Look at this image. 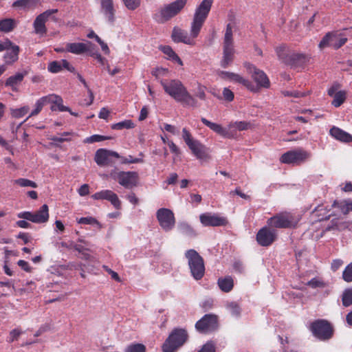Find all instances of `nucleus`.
<instances>
[{
    "label": "nucleus",
    "instance_id": "1",
    "mask_svg": "<svg viewBox=\"0 0 352 352\" xmlns=\"http://www.w3.org/2000/svg\"><path fill=\"white\" fill-rule=\"evenodd\" d=\"M164 91L175 101L182 103L184 106L197 107L196 99L188 92L186 87L178 79L160 80Z\"/></svg>",
    "mask_w": 352,
    "mask_h": 352
},
{
    "label": "nucleus",
    "instance_id": "2",
    "mask_svg": "<svg viewBox=\"0 0 352 352\" xmlns=\"http://www.w3.org/2000/svg\"><path fill=\"white\" fill-rule=\"evenodd\" d=\"M186 3L187 0H176L165 4L153 14V19L158 23H164L178 14Z\"/></svg>",
    "mask_w": 352,
    "mask_h": 352
},
{
    "label": "nucleus",
    "instance_id": "3",
    "mask_svg": "<svg viewBox=\"0 0 352 352\" xmlns=\"http://www.w3.org/2000/svg\"><path fill=\"white\" fill-rule=\"evenodd\" d=\"M185 256L192 276L197 280L202 278L205 273V265L203 258L195 250L190 249L186 252Z\"/></svg>",
    "mask_w": 352,
    "mask_h": 352
},
{
    "label": "nucleus",
    "instance_id": "4",
    "mask_svg": "<svg viewBox=\"0 0 352 352\" xmlns=\"http://www.w3.org/2000/svg\"><path fill=\"white\" fill-rule=\"evenodd\" d=\"M213 0H203L196 9L192 22V34L198 36L210 10Z\"/></svg>",
    "mask_w": 352,
    "mask_h": 352
},
{
    "label": "nucleus",
    "instance_id": "5",
    "mask_svg": "<svg viewBox=\"0 0 352 352\" xmlns=\"http://www.w3.org/2000/svg\"><path fill=\"white\" fill-rule=\"evenodd\" d=\"M188 333L183 329H175L162 345L163 352H175L187 340Z\"/></svg>",
    "mask_w": 352,
    "mask_h": 352
},
{
    "label": "nucleus",
    "instance_id": "6",
    "mask_svg": "<svg viewBox=\"0 0 352 352\" xmlns=\"http://www.w3.org/2000/svg\"><path fill=\"white\" fill-rule=\"evenodd\" d=\"M234 49L232 40V30L230 24H228L223 39V58L221 65L228 67L232 62L234 56Z\"/></svg>",
    "mask_w": 352,
    "mask_h": 352
},
{
    "label": "nucleus",
    "instance_id": "7",
    "mask_svg": "<svg viewBox=\"0 0 352 352\" xmlns=\"http://www.w3.org/2000/svg\"><path fill=\"white\" fill-rule=\"evenodd\" d=\"M310 330L315 337L321 340L330 339L333 336V328L325 320H318L311 324Z\"/></svg>",
    "mask_w": 352,
    "mask_h": 352
},
{
    "label": "nucleus",
    "instance_id": "8",
    "mask_svg": "<svg viewBox=\"0 0 352 352\" xmlns=\"http://www.w3.org/2000/svg\"><path fill=\"white\" fill-rule=\"evenodd\" d=\"M309 157V153L302 148H298L283 153L280 161L283 164L298 165L305 162Z\"/></svg>",
    "mask_w": 352,
    "mask_h": 352
},
{
    "label": "nucleus",
    "instance_id": "9",
    "mask_svg": "<svg viewBox=\"0 0 352 352\" xmlns=\"http://www.w3.org/2000/svg\"><path fill=\"white\" fill-rule=\"evenodd\" d=\"M57 12V9H51L47 10L38 15L33 23L34 32L40 35L45 34L47 32V28L45 26L46 21L49 19V18H51L52 21L57 22L58 19L55 16H53Z\"/></svg>",
    "mask_w": 352,
    "mask_h": 352
},
{
    "label": "nucleus",
    "instance_id": "10",
    "mask_svg": "<svg viewBox=\"0 0 352 352\" xmlns=\"http://www.w3.org/2000/svg\"><path fill=\"white\" fill-rule=\"evenodd\" d=\"M347 41V38L342 36V34L336 32H328L320 42L318 47L323 49L327 47H331L335 50L339 49Z\"/></svg>",
    "mask_w": 352,
    "mask_h": 352
},
{
    "label": "nucleus",
    "instance_id": "11",
    "mask_svg": "<svg viewBox=\"0 0 352 352\" xmlns=\"http://www.w3.org/2000/svg\"><path fill=\"white\" fill-rule=\"evenodd\" d=\"M17 217L18 218L26 219L35 223H45L49 219L48 206L44 204L35 212H21L17 214Z\"/></svg>",
    "mask_w": 352,
    "mask_h": 352
},
{
    "label": "nucleus",
    "instance_id": "12",
    "mask_svg": "<svg viewBox=\"0 0 352 352\" xmlns=\"http://www.w3.org/2000/svg\"><path fill=\"white\" fill-rule=\"evenodd\" d=\"M156 217L161 228L166 232L170 231L175 226V218L172 210L162 208L157 210Z\"/></svg>",
    "mask_w": 352,
    "mask_h": 352
},
{
    "label": "nucleus",
    "instance_id": "13",
    "mask_svg": "<svg viewBox=\"0 0 352 352\" xmlns=\"http://www.w3.org/2000/svg\"><path fill=\"white\" fill-rule=\"evenodd\" d=\"M269 226L276 228H291L295 224L293 216L288 212L278 214L267 220Z\"/></svg>",
    "mask_w": 352,
    "mask_h": 352
},
{
    "label": "nucleus",
    "instance_id": "14",
    "mask_svg": "<svg viewBox=\"0 0 352 352\" xmlns=\"http://www.w3.org/2000/svg\"><path fill=\"white\" fill-rule=\"evenodd\" d=\"M217 317L213 314H206L197 322L195 327L199 332L208 333L217 329Z\"/></svg>",
    "mask_w": 352,
    "mask_h": 352
},
{
    "label": "nucleus",
    "instance_id": "15",
    "mask_svg": "<svg viewBox=\"0 0 352 352\" xmlns=\"http://www.w3.org/2000/svg\"><path fill=\"white\" fill-rule=\"evenodd\" d=\"M111 177L117 179L118 183L126 188H132L136 186L138 180V174L135 172H118L117 173H111Z\"/></svg>",
    "mask_w": 352,
    "mask_h": 352
},
{
    "label": "nucleus",
    "instance_id": "16",
    "mask_svg": "<svg viewBox=\"0 0 352 352\" xmlns=\"http://www.w3.org/2000/svg\"><path fill=\"white\" fill-rule=\"evenodd\" d=\"M200 222L204 226H222L227 224V219L218 214L206 212L200 214Z\"/></svg>",
    "mask_w": 352,
    "mask_h": 352
},
{
    "label": "nucleus",
    "instance_id": "17",
    "mask_svg": "<svg viewBox=\"0 0 352 352\" xmlns=\"http://www.w3.org/2000/svg\"><path fill=\"white\" fill-rule=\"evenodd\" d=\"M172 39L175 43H183L189 45H195V38L197 36H194L192 34V25L190 26V33H188L181 28L175 27L172 32Z\"/></svg>",
    "mask_w": 352,
    "mask_h": 352
},
{
    "label": "nucleus",
    "instance_id": "18",
    "mask_svg": "<svg viewBox=\"0 0 352 352\" xmlns=\"http://www.w3.org/2000/svg\"><path fill=\"white\" fill-rule=\"evenodd\" d=\"M276 239V232L268 227H263L256 234V241L261 246L270 245Z\"/></svg>",
    "mask_w": 352,
    "mask_h": 352
},
{
    "label": "nucleus",
    "instance_id": "19",
    "mask_svg": "<svg viewBox=\"0 0 352 352\" xmlns=\"http://www.w3.org/2000/svg\"><path fill=\"white\" fill-rule=\"evenodd\" d=\"M245 67L252 74V78L260 87L268 88L270 87V80L266 74L261 70L256 69L254 65L250 63H245Z\"/></svg>",
    "mask_w": 352,
    "mask_h": 352
},
{
    "label": "nucleus",
    "instance_id": "20",
    "mask_svg": "<svg viewBox=\"0 0 352 352\" xmlns=\"http://www.w3.org/2000/svg\"><path fill=\"white\" fill-rule=\"evenodd\" d=\"M113 157L119 158L120 155L115 151L100 148L96 152L95 161L98 165L103 166L111 163V159Z\"/></svg>",
    "mask_w": 352,
    "mask_h": 352
},
{
    "label": "nucleus",
    "instance_id": "21",
    "mask_svg": "<svg viewBox=\"0 0 352 352\" xmlns=\"http://www.w3.org/2000/svg\"><path fill=\"white\" fill-rule=\"evenodd\" d=\"M100 10L108 23L113 24L115 21L116 13L113 0H101Z\"/></svg>",
    "mask_w": 352,
    "mask_h": 352
},
{
    "label": "nucleus",
    "instance_id": "22",
    "mask_svg": "<svg viewBox=\"0 0 352 352\" xmlns=\"http://www.w3.org/2000/svg\"><path fill=\"white\" fill-rule=\"evenodd\" d=\"M309 60V57L301 53H289L285 60V64L291 66H301Z\"/></svg>",
    "mask_w": 352,
    "mask_h": 352
},
{
    "label": "nucleus",
    "instance_id": "23",
    "mask_svg": "<svg viewBox=\"0 0 352 352\" xmlns=\"http://www.w3.org/2000/svg\"><path fill=\"white\" fill-rule=\"evenodd\" d=\"M46 99L47 104H52V111H70L68 107L63 105V100L60 96L56 94H49L46 96Z\"/></svg>",
    "mask_w": 352,
    "mask_h": 352
},
{
    "label": "nucleus",
    "instance_id": "24",
    "mask_svg": "<svg viewBox=\"0 0 352 352\" xmlns=\"http://www.w3.org/2000/svg\"><path fill=\"white\" fill-rule=\"evenodd\" d=\"M188 146L197 159L204 160L208 157L207 148L200 142L195 140Z\"/></svg>",
    "mask_w": 352,
    "mask_h": 352
},
{
    "label": "nucleus",
    "instance_id": "25",
    "mask_svg": "<svg viewBox=\"0 0 352 352\" xmlns=\"http://www.w3.org/2000/svg\"><path fill=\"white\" fill-rule=\"evenodd\" d=\"M201 122L206 125L208 127H209L211 130H212L214 132L217 133V134L221 135L223 138H232V134L231 132L229 131V128L227 129L222 127L221 125L212 122L205 118H201Z\"/></svg>",
    "mask_w": 352,
    "mask_h": 352
},
{
    "label": "nucleus",
    "instance_id": "26",
    "mask_svg": "<svg viewBox=\"0 0 352 352\" xmlns=\"http://www.w3.org/2000/svg\"><path fill=\"white\" fill-rule=\"evenodd\" d=\"M219 76L223 79L229 80L233 82L242 84L244 86L250 89L251 82L249 80L243 78L238 74L221 71L219 73Z\"/></svg>",
    "mask_w": 352,
    "mask_h": 352
},
{
    "label": "nucleus",
    "instance_id": "27",
    "mask_svg": "<svg viewBox=\"0 0 352 352\" xmlns=\"http://www.w3.org/2000/svg\"><path fill=\"white\" fill-rule=\"evenodd\" d=\"M330 135L336 140L344 142L350 143L352 142V135L344 131V130L333 126L329 131Z\"/></svg>",
    "mask_w": 352,
    "mask_h": 352
},
{
    "label": "nucleus",
    "instance_id": "28",
    "mask_svg": "<svg viewBox=\"0 0 352 352\" xmlns=\"http://www.w3.org/2000/svg\"><path fill=\"white\" fill-rule=\"evenodd\" d=\"M19 52V47L12 43V46L7 50L4 54V60L6 64L11 65L18 60Z\"/></svg>",
    "mask_w": 352,
    "mask_h": 352
},
{
    "label": "nucleus",
    "instance_id": "29",
    "mask_svg": "<svg viewBox=\"0 0 352 352\" xmlns=\"http://www.w3.org/2000/svg\"><path fill=\"white\" fill-rule=\"evenodd\" d=\"M65 50L73 54H80L87 52L88 47L83 43H69L66 44Z\"/></svg>",
    "mask_w": 352,
    "mask_h": 352
},
{
    "label": "nucleus",
    "instance_id": "30",
    "mask_svg": "<svg viewBox=\"0 0 352 352\" xmlns=\"http://www.w3.org/2000/svg\"><path fill=\"white\" fill-rule=\"evenodd\" d=\"M251 127L252 124L245 121L234 122L228 124L229 131L232 133V137H234L236 130L245 131L250 129Z\"/></svg>",
    "mask_w": 352,
    "mask_h": 352
},
{
    "label": "nucleus",
    "instance_id": "31",
    "mask_svg": "<svg viewBox=\"0 0 352 352\" xmlns=\"http://www.w3.org/2000/svg\"><path fill=\"white\" fill-rule=\"evenodd\" d=\"M17 21L14 19H3L0 20V32H10L17 25Z\"/></svg>",
    "mask_w": 352,
    "mask_h": 352
},
{
    "label": "nucleus",
    "instance_id": "32",
    "mask_svg": "<svg viewBox=\"0 0 352 352\" xmlns=\"http://www.w3.org/2000/svg\"><path fill=\"white\" fill-rule=\"evenodd\" d=\"M217 284L220 289L224 292H230L234 286V281L232 277L226 276L224 278H219Z\"/></svg>",
    "mask_w": 352,
    "mask_h": 352
},
{
    "label": "nucleus",
    "instance_id": "33",
    "mask_svg": "<svg viewBox=\"0 0 352 352\" xmlns=\"http://www.w3.org/2000/svg\"><path fill=\"white\" fill-rule=\"evenodd\" d=\"M332 206L339 208L344 214L352 212V201L350 200L335 201Z\"/></svg>",
    "mask_w": 352,
    "mask_h": 352
},
{
    "label": "nucleus",
    "instance_id": "34",
    "mask_svg": "<svg viewBox=\"0 0 352 352\" xmlns=\"http://www.w3.org/2000/svg\"><path fill=\"white\" fill-rule=\"evenodd\" d=\"M162 52L168 56V58L177 63L179 65H183V62L177 54L173 50L170 46H162L160 47Z\"/></svg>",
    "mask_w": 352,
    "mask_h": 352
},
{
    "label": "nucleus",
    "instance_id": "35",
    "mask_svg": "<svg viewBox=\"0 0 352 352\" xmlns=\"http://www.w3.org/2000/svg\"><path fill=\"white\" fill-rule=\"evenodd\" d=\"M179 232L189 237H195L197 236L196 231L186 222H180L178 226Z\"/></svg>",
    "mask_w": 352,
    "mask_h": 352
},
{
    "label": "nucleus",
    "instance_id": "36",
    "mask_svg": "<svg viewBox=\"0 0 352 352\" xmlns=\"http://www.w3.org/2000/svg\"><path fill=\"white\" fill-rule=\"evenodd\" d=\"M346 99V92L344 91H339L333 96V100L331 104L336 107H340Z\"/></svg>",
    "mask_w": 352,
    "mask_h": 352
},
{
    "label": "nucleus",
    "instance_id": "37",
    "mask_svg": "<svg viewBox=\"0 0 352 352\" xmlns=\"http://www.w3.org/2000/svg\"><path fill=\"white\" fill-rule=\"evenodd\" d=\"M135 124L131 120H125L124 121L113 124L111 128L115 130H122L123 129H133Z\"/></svg>",
    "mask_w": 352,
    "mask_h": 352
},
{
    "label": "nucleus",
    "instance_id": "38",
    "mask_svg": "<svg viewBox=\"0 0 352 352\" xmlns=\"http://www.w3.org/2000/svg\"><path fill=\"white\" fill-rule=\"evenodd\" d=\"M342 301L344 307L352 305V288L346 289L342 296Z\"/></svg>",
    "mask_w": 352,
    "mask_h": 352
},
{
    "label": "nucleus",
    "instance_id": "39",
    "mask_svg": "<svg viewBox=\"0 0 352 352\" xmlns=\"http://www.w3.org/2000/svg\"><path fill=\"white\" fill-rule=\"evenodd\" d=\"M24 78V75L21 73H18L14 76L9 77L6 82V85L14 87L21 82Z\"/></svg>",
    "mask_w": 352,
    "mask_h": 352
},
{
    "label": "nucleus",
    "instance_id": "40",
    "mask_svg": "<svg viewBox=\"0 0 352 352\" xmlns=\"http://www.w3.org/2000/svg\"><path fill=\"white\" fill-rule=\"evenodd\" d=\"M35 4V0H17L12 4L13 7H17L21 9H28Z\"/></svg>",
    "mask_w": 352,
    "mask_h": 352
},
{
    "label": "nucleus",
    "instance_id": "41",
    "mask_svg": "<svg viewBox=\"0 0 352 352\" xmlns=\"http://www.w3.org/2000/svg\"><path fill=\"white\" fill-rule=\"evenodd\" d=\"M47 104L46 96L38 100L35 104V109L32 111L30 116H34L38 114L42 110L43 106Z\"/></svg>",
    "mask_w": 352,
    "mask_h": 352
},
{
    "label": "nucleus",
    "instance_id": "42",
    "mask_svg": "<svg viewBox=\"0 0 352 352\" xmlns=\"http://www.w3.org/2000/svg\"><path fill=\"white\" fill-rule=\"evenodd\" d=\"M14 183L21 187H31L36 188L37 184L36 182L25 178H19L14 181Z\"/></svg>",
    "mask_w": 352,
    "mask_h": 352
},
{
    "label": "nucleus",
    "instance_id": "43",
    "mask_svg": "<svg viewBox=\"0 0 352 352\" xmlns=\"http://www.w3.org/2000/svg\"><path fill=\"white\" fill-rule=\"evenodd\" d=\"M307 285L309 287L316 289V288H324L327 286V284L321 278H314L307 282Z\"/></svg>",
    "mask_w": 352,
    "mask_h": 352
},
{
    "label": "nucleus",
    "instance_id": "44",
    "mask_svg": "<svg viewBox=\"0 0 352 352\" xmlns=\"http://www.w3.org/2000/svg\"><path fill=\"white\" fill-rule=\"evenodd\" d=\"M226 308L229 310L230 314L235 317H239L241 314V308L239 305L234 302H228Z\"/></svg>",
    "mask_w": 352,
    "mask_h": 352
},
{
    "label": "nucleus",
    "instance_id": "45",
    "mask_svg": "<svg viewBox=\"0 0 352 352\" xmlns=\"http://www.w3.org/2000/svg\"><path fill=\"white\" fill-rule=\"evenodd\" d=\"M124 352H146V347L142 344H131L126 347Z\"/></svg>",
    "mask_w": 352,
    "mask_h": 352
},
{
    "label": "nucleus",
    "instance_id": "46",
    "mask_svg": "<svg viewBox=\"0 0 352 352\" xmlns=\"http://www.w3.org/2000/svg\"><path fill=\"white\" fill-rule=\"evenodd\" d=\"M109 139H110L109 137L103 136L100 135H93L90 137L85 138L83 140V142L85 144H92L94 142H98Z\"/></svg>",
    "mask_w": 352,
    "mask_h": 352
},
{
    "label": "nucleus",
    "instance_id": "47",
    "mask_svg": "<svg viewBox=\"0 0 352 352\" xmlns=\"http://www.w3.org/2000/svg\"><path fill=\"white\" fill-rule=\"evenodd\" d=\"M29 111L28 107H23L19 109H15L11 110V115L15 118H20L24 116Z\"/></svg>",
    "mask_w": 352,
    "mask_h": 352
},
{
    "label": "nucleus",
    "instance_id": "48",
    "mask_svg": "<svg viewBox=\"0 0 352 352\" xmlns=\"http://www.w3.org/2000/svg\"><path fill=\"white\" fill-rule=\"evenodd\" d=\"M113 192L109 190H101L95 193L92 197L94 199H107L108 200L110 198L111 195Z\"/></svg>",
    "mask_w": 352,
    "mask_h": 352
},
{
    "label": "nucleus",
    "instance_id": "49",
    "mask_svg": "<svg viewBox=\"0 0 352 352\" xmlns=\"http://www.w3.org/2000/svg\"><path fill=\"white\" fill-rule=\"evenodd\" d=\"M79 241L83 243L84 245L74 243V249L75 250L78 251L81 254L83 253L85 251L89 250V248L88 247H90L91 244L89 242L83 239H79Z\"/></svg>",
    "mask_w": 352,
    "mask_h": 352
},
{
    "label": "nucleus",
    "instance_id": "50",
    "mask_svg": "<svg viewBox=\"0 0 352 352\" xmlns=\"http://www.w3.org/2000/svg\"><path fill=\"white\" fill-rule=\"evenodd\" d=\"M124 6L130 10L137 9L141 3V0H122Z\"/></svg>",
    "mask_w": 352,
    "mask_h": 352
},
{
    "label": "nucleus",
    "instance_id": "51",
    "mask_svg": "<svg viewBox=\"0 0 352 352\" xmlns=\"http://www.w3.org/2000/svg\"><path fill=\"white\" fill-rule=\"evenodd\" d=\"M276 53L278 58L285 63V60L288 57L289 53H286V47L285 46H279L276 48Z\"/></svg>",
    "mask_w": 352,
    "mask_h": 352
},
{
    "label": "nucleus",
    "instance_id": "52",
    "mask_svg": "<svg viewBox=\"0 0 352 352\" xmlns=\"http://www.w3.org/2000/svg\"><path fill=\"white\" fill-rule=\"evenodd\" d=\"M342 278L347 283L352 281V262L345 267L342 273Z\"/></svg>",
    "mask_w": 352,
    "mask_h": 352
},
{
    "label": "nucleus",
    "instance_id": "53",
    "mask_svg": "<svg viewBox=\"0 0 352 352\" xmlns=\"http://www.w3.org/2000/svg\"><path fill=\"white\" fill-rule=\"evenodd\" d=\"M62 69V63L60 61H52L48 65V70L52 73H58Z\"/></svg>",
    "mask_w": 352,
    "mask_h": 352
},
{
    "label": "nucleus",
    "instance_id": "54",
    "mask_svg": "<svg viewBox=\"0 0 352 352\" xmlns=\"http://www.w3.org/2000/svg\"><path fill=\"white\" fill-rule=\"evenodd\" d=\"M285 96H291L294 98L305 97L307 95L306 92H300L298 91H285L283 92Z\"/></svg>",
    "mask_w": 352,
    "mask_h": 352
},
{
    "label": "nucleus",
    "instance_id": "55",
    "mask_svg": "<svg viewBox=\"0 0 352 352\" xmlns=\"http://www.w3.org/2000/svg\"><path fill=\"white\" fill-rule=\"evenodd\" d=\"M78 223L80 224H88V225H93V224H98V221L94 217H81L78 220Z\"/></svg>",
    "mask_w": 352,
    "mask_h": 352
},
{
    "label": "nucleus",
    "instance_id": "56",
    "mask_svg": "<svg viewBox=\"0 0 352 352\" xmlns=\"http://www.w3.org/2000/svg\"><path fill=\"white\" fill-rule=\"evenodd\" d=\"M182 138L187 145H189L195 140L192 138L190 133L186 128H184L182 130Z\"/></svg>",
    "mask_w": 352,
    "mask_h": 352
},
{
    "label": "nucleus",
    "instance_id": "57",
    "mask_svg": "<svg viewBox=\"0 0 352 352\" xmlns=\"http://www.w3.org/2000/svg\"><path fill=\"white\" fill-rule=\"evenodd\" d=\"M108 201H109L116 208L119 209L120 208L121 202L116 193L113 192Z\"/></svg>",
    "mask_w": 352,
    "mask_h": 352
},
{
    "label": "nucleus",
    "instance_id": "58",
    "mask_svg": "<svg viewBox=\"0 0 352 352\" xmlns=\"http://www.w3.org/2000/svg\"><path fill=\"white\" fill-rule=\"evenodd\" d=\"M198 352H215V346L212 342H208Z\"/></svg>",
    "mask_w": 352,
    "mask_h": 352
},
{
    "label": "nucleus",
    "instance_id": "59",
    "mask_svg": "<svg viewBox=\"0 0 352 352\" xmlns=\"http://www.w3.org/2000/svg\"><path fill=\"white\" fill-rule=\"evenodd\" d=\"M78 78L80 80V81L84 85V86L86 88H87V89H88V93H89V97H90V102L89 103H87V105H90L93 102V100L94 98V94H93L91 90L90 89H89L88 85H87L85 80L82 78V76L80 74H78Z\"/></svg>",
    "mask_w": 352,
    "mask_h": 352
},
{
    "label": "nucleus",
    "instance_id": "60",
    "mask_svg": "<svg viewBox=\"0 0 352 352\" xmlns=\"http://www.w3.org/2000/svg\"><path fill=\"white\" fill-rule=\"evenodd\" d=\"M223 95L225 100L230 102L234 99L233 92L228 88H224L223 91Z\"/></svg>",
    "mask_w": 352,
    "mask_h": 352
},
{
    "label": "nucleus",
    "instance_id": "61",
    "mask_svg": "<svg viewBox=\"0 0 352 352\" xmlns=\"http://www.w3.org/2000/svg\"><path fill=\"white\" fill-rule=\"evenodd\" d=\"M21 331L18 329H14L10 333L9 342H13L17 340L21 335Z\"/></svg>",
    "mask_w": 352,
    "mask_h": 352
},
{
    "label": "nucleus",
    "instance_id": "62",
    "mask_svg": "<svg viewBox=\"0 0 352 352\" xmlns=\"http://www.w3.org/2000/svg\"><path fill=\"white\" fill-rule=\"evenodd\" d=\"M343 264V261L341 259H335L331 263V270L333 271L338 270Z\"/></svg>",
    "mask_w": 352,
    "mask_h": 352
},
{
    "label": "nucleus",
    "instance_id": "63",
    "mask_svg": "<svg viewBox=\"0 0 352 352\" xmlns=\"http://www.w3.org/2000/svg\"><path fill=\"white\" fill-rule=\"evenodd\" d=\"M166 69L164 68H155L154 69L151 74L153 76H155L157 78L160 76L164 75L166 72Z\"/></svg>",
    "mask_w": 352,
    "mask_h": 352
},
{
    "label": "nucleus",
    "instance_id": "64",
    "mask_svg": "<svg viewBox=\"0 0 352 352\" xmlns=\"http://www.w3.org/2000/svg\"><path fill=\"white\" fill-rule=\"evenodd\" d=\"M18 265L21 267L25 272H30L31 267L29 265V263L23 260H19L18 261Z\"/></svg>",
    "mask_w": 352,
    "mask_h": 352
}]
</instances>
